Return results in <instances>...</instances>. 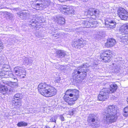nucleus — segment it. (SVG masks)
I'll return each mask as SVG.
<instances>
[{
    "instance_id": "nucleus-1",
    "label": "nucleus",
    "mask_w": 128,
    "mask_h": 128,
    "mask_svg": "<svg viewBox=\"0 0 128 128\" xmlns=\"http://www.w3.org/2000/svg\"><path fill=\"white\" fill-rule=\"evenodd\" d=\"M38 89L40 93L46 97H52L54 96L57 92V90L55 88L45 83L39 84Z\"/></svg>"
},
{
    "instance_id": "nucleus-2",
    "label": "nucleus",
    "mask_w": 128,
    "mask_h": 128,
    "mask_svg": "<svg viewBox=\"0 0 128 128\" xmlns=\"http://www.w3.org/2000/svg\"><path fill=\"white\" fill-rule=\"evenodd\" d=\"M110 89L103 88L98 95V100L101 101H104L108 97V94L115 92L117 88V86L116 84H112L110 86Z\"/></svg>"
},
{
    "instance_id": "nucleus-3",
    "label": "nucleus",
    "mask_w": 128,
    "mask_h": 128,
    "mask_svg": "<svg viewBox=\"0 0 128 128\" xmlns=\"http://www.w3.org/2000/svg\"><path fill=\"white\" fill-rule=\"evenodd\" d=\"M89 65L87 63L83 64L80 66L78 67L75 70L72 74L73 75L76 77L77 78H82V79L84 78L87 76V72L88 70L86 68Z\"/></svg>"
},
{
    "instance_id": "nucleus-4",
    "label": "nucleus",
    "mask_w": 128,
    "mask_h": 128,
    "mask_svg": "<svg viewBox=\"0 0 128 128\" xmlns=\"http://www.w3.org/2000/svg\"><path fill=\"white\" fill-rule=\"evenodd\" d=\"M8 72V86L11 87L12 88H10L9 91L10 92H13L14 90L13 88H14L18 86V80L15 76L12 73V72L9 71ZM9 87H8V88Z\"/></svg>"
},
{
    "instance_id": "nucleus-5",
    "label": "nucleus",
    "mask_w": 128,
    "mask_h": 128,
    "mask_svg": "<svg viewBox=\"0 0 128 128\" xmlns=\"http://www.w3.org/2000/svg\"><path fill=\"white\" fill-rule=\"evenodd\" d=\"M87 122L93 127L98 126V117L94 114H90L88 118Z\"/></svg>"
},
{
    "instance_id": "nucleus-6",
    "label": "nucleus",
    "mask_w": 128,
    "mask_h": 128,
    "mask_svg": "<svg viewBox=\"0 0 128 128\" xmlns=\"http://www.w3.org/2000/svg\"><path fill=\"white\" fill-rule=\"evenodd\" d=\"M112 52L109 50L102 51L100 53L101 60L103 62H107L110 61L111 54Z\"/></svg>"
},
{
    "instance_id": "nucleus-7",
    "label": "nucleus",
    "mask_w": 128,
    "mask_h": 128,
    "mask_svg": "<svg viewBox=\"0 0 128 128\" xmlns=\"http://www.w3.org/2000/svg\"><path fill=\"white\" fill-rule=\"evenodd\" d=\"M103 120L106 123H111L115 122L116 119V114L106 112Z\"/></svg>"
},
{
    "instance_id": "nucleus-8",
    "label": "nucleus",
    "mask_w": 128,
    "mask_h": 128,
    "mask_svg": "<svg viewBox=\"0 0 128 128\" xmlns=\"http://www.w3.org/2000/svg\"><path fill=\"white\" fill-rule=\"evenodd\" d=\"M79 93L78 91L76 90H68L66 92L65 96H70L74 100H76L78 98Z\"/></svg>"
},
{
    "instance_id": "nucleus-9",
    "label": "nucleus",
    "mask_w": 128,
    "mask_h": 128,
    "mask_svg": "<svg viewBox=\"0 0 128 128\" xmlns=\"http://www.w3.org/2000/svg\"><path fill=\"white\" fill-rule=\"evenodd\" d=\"M119 17L122 20H126L128 18L127 12L124 8H120L118 10Z\"/></svg>"
},
{
    "instance_id": "nucleus-10",
    "label": "nucleus",
    "mask_w": 128,
    "mask_h": 128,
    "mask_svg": "<svg viewBox=\"0 0 128 128\" xmlns=\"http://www.w3.org/2000/svg\"><path fill=\"white\" fill-rule=\"evenodd\" d=\"M36 18L35 19V20H32L30 21V22L31 24L30 25V26H32L33 28H38V24H39L38 22H42V18L41 17H38L37 16L36 17Z\"/></svg>"
},
{
    "instance_id": "nucleus-11",
    "label": "nucleus",
    "mask_w": 128,
    "mask_h": 128,
    "mask_svg": "<svg viewBox=\"0 0 128 128\" xmlns=\"http://www.w3.org/2000/svg\"><path fill=\"white\" fill-rule=\"evenodd\" d=\"M105 25L107 27L110 28H113L115 27L116 25V22L109 18H107L105 20Z\"/></svg>"
},
{
    "instance_id": "nucleus-12",
    "label": "nucleus",
    "mask_w": 128,
    "mask_h": 128,
    "mask_svg": "<svg viewBox=\"0 0 128 128\" xmlns=\"http://www.w3.org/2000/svg\"><path fill=\"white\" fill-rule=\"evenodd\" d=\"M62 9L63 11L67 14H74V10L69 6H64L62 7Z\"/></svg>"
},
{
    "instance_id": "nucleus-13",
    "label": "nucleus",
    "mask_w": 128,
    "mask_h": 128,
    "mask_svg": "<svg viewBox=\"0 0 128 128\" xmlns=\"http://www.w3.org/2000/svg\"><path fill=\"white\" fill-rule=\"evenodd\" d=\"M116 42L115 40L114 39H108L107 40V42L105 44V46L107 48L112 47L115 45Z\"/></svg>"
},
{
    "instance_id": "nucleus-14",
    "label": "nucleus",
    "mask_w": 128,
    "mask_h": 128,
    "mask_svg": "<svg viewBox=\"0 0 128 128\" xmlns=\"http://www.w3.org/2000/svg\"><path fill=\"white\" fill-rule=\"evenodd\" d=\"M116 108L114 106L112 105L109 106L107 108L106 112L108 113L114 114H116Z\"/></svg>"
},
{
    "instance_id": "nucleus-15",
    "label": "nucleus",
    "mask_w": 128,
    "mask_h": 128,
    "mask_svg": "<svg viewBox=\"0 0 128 128\" xmlns=\"http://www.w3.org/2000/svg\"><path fill=\"white\" fill-rule=\"evenodd\" d=\"M120 31L122 34H128V24L122 26L120 28Z\"/></svg>"
},
{
    "instance_id": "nucleus-16",
    "label": "nucleus",
    "mask_w": 128,
    "mask_h": 128,
    "mask_svg": "<svg viewBox=\"0 0 128 128\" xmlns=\"http://www.w3.org/2000/svg\"><path fill=\"white\" fill-rule=\"evenodd\" d=\"M90 22H92L91 20L88 21H81L80 25L83 28H90L91 27Z\"/></svg>"
},
{
    "instance_id": "nucleus-17",
    "label": "nucleus",
    "mask_w": 128,
    "mask_h": 128,
    "mask_svg": "<svg viewBox=\"0 0 128 128\" xmlns=\"http://www.w3.org/2000/svg\"><path fill=\"white\" fill-rule=\"evenodd\" d=\"M64 98L65 101L70 106L73 105L75 103L74 101L76 100H74V98H70L68 96H64Z\"/></svg>"
},
{
    "instance_id": "nucleus-18",
    "label": "nucleus",
    "mask_w": 128,
    "mask_h": 128,
    "mask_svg": "<svg viewBox=\"0 0 128 128\" xmlns=\"http://www.w3.org/2000/svg\"><path fill=\"white\" fill-rule=\"evenodd\" d=\"M88 13H89V14L90 16H94L93 18L94 19H95L98 16V10H96L94 9H92L89 10Z\"/></svg>"
},
{
    "instance_id": "nucleus-19",
    "label": "nucleus",
    "mask_w": 128,
    "mask_h": 128,
    "mask_svg": "<svg viewBox=\"0 0 128 128\" xmlns=\"http://www.w3.org/2000/svg\"><path fill=\"white\" fill-rule=\"evenodd\" d=\"M18 16L22 19H24L28 15V13L24 11H20L17 13Z\"/></svg>"
},
{
    "instance_id": "nucleus-20",
    "label": "nucleus",
    "mask_w": 128,
    "mask_h": 128,
    "mask_svg": "<svg viewBox=\"0 0 128 128\" xmlns=\"http://www.w3.org/2000/svg\"><path fill=\"white\" fill-rule=\"evenodd\" d=\"M24 63L25 64L30 65L31 64L33 61V60L30 58L24 57L23 58Z\"/></svg>"
},
{
    "instance_id": "nucleus-21",
    "label": "nucleus",
    "mask_w": 128,
    "mask_h": 128,
    "mask_svg": "<svg viewBox=\"0 0 128 128\" xmlns=\"http://www.w3.org/2000/svg\"><path fill=\"white\" fill-rule=\"evenodd\" d=\"M12 104L19 107L21 105V102L19 99H14L12 101Z\"/></svg>"
},
{
    "instance_id": "nucleus-22",
    "label": "nucleus",
    "mask_w": 128,
    "mask_h": 128,
    "mask_svg": "<svg viewBox=\"0 0 128 128\" xmlns=\"http://www.w3.org/2000/svg\"><path fill=\"white\" fill-rule=\"evenodd\" d=\"M24 68L22 67L17 66L15 67L14 69V70L16 75L19 74V73Z\"/></svg>"
},
{
    "instance_id": "nucleus-23",
    "label": "nucleus",
    "mask_w": 128,
    "mask_h": 128,
    "mask_svg": "<svg viewBox=\"0 0 128 128\" xmlns=\"http://www.w3.org/2000/svg\"><path fill=\"white\" fill-rule=\"evenodd\" d=\"M8 90V89L4 86L0 84V92L4 94Z\"/></svg>"
},
{
    "instance_id": "nucleus-24",
    "label": "nucleus",
    "mask_w": 128,
    "mask_h": 128,
    "mask_svg": "<svg viewBox=\"0 0 128 128\" xmlns=\"http://www.w3.org/2000/svg\"><path fill=\"white\" fill-rule=\"evenodd\" d=\"M57 55L60 58L63 57L66 55V53L63 50H58L56 51Z\"/></svg>"
},
{
    "instance_id": "nucleus-25",
    "label": "nucleus",
    "mask_w": 128,
    "mask_h": 128,
    "mask_svg": "<svg viewBox=\"0 0 128 128\" xmlns=\"http://www.w3.org/2000/svg\"><path fill=\"white\" fill-rule=\"evenodd\" d=\"M19 73V74L16 75L20 77V78H24L26 76V71L24 69L22 70V71H21Z\"/></svg>"
},
{
    "instance_id": "nucleus-26",
    "label": "nucleus",
    "mask_w": 128,
    "mask_h": 128,
    "mask_svg": "<svg viewBox=\"0 0 128 128\" xmlns=\"http://www.w3.org/2000/svg\"><path fill=\"white\" fill-rule=\"evenodd\" d=\"M8 71V68L4 67L3 68V70L0 72V76H4L6 74Z\"/></svg>"
},
{
    "instance_id": "nucleus-27",
    "label": "nucleus",
    "mask_w": 128,
    "mask_h": 128,
    "mask_svg": "<svg viewBox=\"0 0 128 128\" xmlns=\"http://www.w3.org/2000/svg\"><path fill=\"white\" fill-rule=\"evenodd\" d=\"M57 22L60 24H64L65 20L64 18L62 17H60L57 20Z\"/></svg>"
},
{
    "instance_id": "nucleus-28",
    "label": "nucleus",
    "mask_w": 128,
    "mask_h": 128,
    "mask_svg": "<svg viewBox=\"0 0 128 128\" xmlns=\"http://www.w3.org/2000/svg\"><path fill=\"white\" fill-rule=\"evenodd\" d=\"M14 99H15V98H16L19 99V100H20L23 98V96L20 94H17L14 95Z\"/></svg>"
},
{
    "instance_id": "nucleus-29",
    "label": "nucleus",
    "mask_w": 128,
    "mask_h": 128,
    "mask_svg": "<svg viewBox=\"0 0 128 128\" xmlns=\"http://www.w3.org/2000/svg\"><path fill=\"white\" fill-rule=\"evenodd\" d=\"M27 123L24 121L20 122L17 124V126L18 127L24 126H27Z\"/></svg>"
},
{
    "instance_id": "nucleus-30",
    "label": "nucleus",
    "mask_w": 128,
    "mask_h": 128,
    "mask_svg": "<svg viewBox=\"0 0 128 128\" xmlns=\"http://www.w3.org/2000/svg\"><path fill=\"white\" fill-rule=\"evenodd\" d=\"M40 1H41L42 2V3L41 4H43L44 5H45L47 4L48 2L49 1V0H38ZM41 5V4H36V6L38 7H39V6Z\"/></svg>"
},
{
    "instance_id": "nucleus-31",
    "label": "nucleus",
    "mask_w": 128,
    "mask_h": 128,
    "mask_svg": "<svg viewBox=\"0 0 128 128\" xmlns=\"http://www.w3.org/2000/svg\"><path fill=\"white\" fill-rule=\"evenodd\" d=\"M90 27L95 28L98 25V22L96 21H94L92 22H92H90Z\"/></svg>"
},
{
    "instance_id": "nucleus-32",
    "label": "nucleus",
    "mask_w": 128,
    "mask_h": 128,
    "mask_svg": "<svg viewBox=\"0 0 128 128\" xmlns=\"http://www.w3.org/2000/svg\"><path fill=\"white\" fill-rule=\"evenodd\" d=\"M78 42H79L78 45L80 46H83L86 44V42L84 40H81L80 39L78 40Z\"/></svg>"
},
{
    "instance_id": "nucleus-33",
    "label": "nucleus",
    "mask_w": 128,
    "mask_h": 128,
    "mask_svg": "<svg viewBox=\"0 0 128 128\" xmlns=\"http://www.w3.org/2000/svg\"><path fill=\"white\" fill-rule=\"evenodd\" d=\"M124 114H123V115L124 116H128V106H127L124 109Z\"/></svg>"
},
{
    "instance_id": "nucleus-34",
    "label": "nucleus",
    "mask_w": 128,
    "mask_h": 128,
    "mask_svg": "<svg viewBox=\"0 0 128 128\" xmlns=\"http://www.w3.org/2000/svg\"><path fill=\"white\" fill-rule=\"evenodd\" d=\"M78 40L74 42L72 44V46L76 48H79V46L78 45Z\"/></svg>"
},
{
    "instance_id": "nucleus-35",
    "label": "nucleus",
    "mask_w": 128,
    "mask_h": 128,
    "mask_svg": "<svg viewBox=\"0 0 128 128\" xmlns=\"http://www.w3.org/2000/svg\"><path fill=\"white\" fill-rule=\"evenodd\" d=\"M76 110L75 109H73L69 111L68 114L71 115H73L75 112Z\"/></svg>"
},
{
    "instance_id": "nucleus-36",
    "label": "nucleus",
    "mask_w": 128,
    "mask_h": 128,
    "mask_svg": "<svg viewBox=\"0 0 128 128\" xmlns=\"http://www.w3.org/2000/svg\"><path fill=\"white\" fill-rule=\"evenodd\" d=\"M127 37L126 36L125 37H122V38H121L122 39V41L123 42H124L126 41V39L127 38Z\"/></svg>"
},
{
    "instance_id": "nucleus-37",
    "label": "nucleus",
    "mask_w": 128,
    "mask_h": 128,
    "mask_svg": "<svg viewBox=\"0 0 128 128\" xmlns=\"http://www.w3.org/2000/svg\"><path fill=\"white\" fill-rule=\"evenodd\" d=\"M51 122H56V118L55 116H54L51 118L50 119Z\"/></svg>"
},
{
    "instance_id": "nucleus-38",
    "label": "nucleus",
    "mask_w": 128,
    "mask_h": 128,
    "mask_svg": "<svg viewBox=\"0 0 128 128\" xmlns=\"http://www.w3.org/2000/svg\"><path fill=\"white\" fill-rule=\"evenodd\" d=\"M13 17V16L12 14L8 13V18L12 20Z\"/></svg>"
},
{
    "instance_id": "nucleus-39",
    "label": "nucleus",
    "mask_w": 128,
    "mask_h": 128,
    "mask_svg": "<svg viewBox=\"0 0 128 128\" xmlns=\"http://www.w3.org/2000/svg\"><path fill=\"white\" fill-rule=\"evenodd\" d=\"M60 80V77L58 76L56 78V80H55V82H58Z\"/></svg>"
},
{
    "instance_id": "nucleus-40",
    "label": "nucleus",
    "mask_w": 128,
    "mask_h": 128,
    "mask_svg": "<svg viewBox=\"0 0 128 128\" xmlns=\"http://www.w3.org/2000/svg\"><path fill=\"white\" fill-rule=\"evenodd\" d=\"M3 48V47L2 46V44L0 41V52L2 51Z\"/></svg>"
},
{
    "instance_id": "nucleus-41",
    "label": "nucleus",
    "mask_w": 128,
    "mask_h": 128,
    "mask_svg": "<svg viewBox=\"0 0 128 128\" xmlns=\"http://www.w3.org/2000/svg\"><path fill=\"white\" fill-rule=\"evenodd\" d=\"M112 66L113 68L114 69V70L116 69L117 68V66L115 64H113Z\"/></svg>"
},
{
    "instance_id": "nucleus-42",
    "label": "nucleus",
    "mask_w": 128,
    "mask_h": 128,
    "mask_svg": "<svg viewBox=\"0 0 128 128\" xmlns=\"http://www.w3.org/2000/svg\"><path fill=\"white\" fill-rule=\"evenodd\" d=\"M60 119L62 121H64V118L62 115H61L60 116Z\"/></svg>"
},
{
    "instance_id": "nucleus-43",
    "label": "nucleus",
    "mask_w": 128,
    "mask_h": 128,
    "mask_svg": "<svg viewBox=\"0 0 128 128\" xmlns=\"http://www.w3.org/2000/svg\"><path fill=\"white\" fill-rule=\"evenodd\" d=\"M59 35V34L58 33H55L53 34V36L54 37H56Z\"/></svg>"
},
{
    "instance_id": "nucleus-44",
    "label": "nucleus",
    "mask_w": 128,
    "mask_h": 128,
    "mask_svg": "<svg viewBox=\"0 0 128 128\" xmlns=\"http://www.w3.org/2000/svg\"><path fill=\"white\" fill-rule=\"evenodd\" d=\"M82 1L84 2H86L88 1V0H81Z\"/></svg>"
},
{
    "instance_id": "nucleus-45",
    "label": "nucleus",
    "mask_w": 128,
    "mask_h": 128,
    "mask_svg": "<svg viewBox=\"0 0 128 128\" xmlns=\"http://www.w3.org/2000/svg\"><path fill=\"white\" fill-rule=\"evenodd\" d=\"M30 128H38V127H37V128H36V127H34L33 126H31L30 127Z\"/></svg>"
},
{
    "instance_id": "nucleus-46",
    "label": "nucleus",
    "mask_w": 128,
    "mask_h": 128,
    "mask_svg": "<svg viewBox=\"0 0 128 128\" xmlns=\"http://www.w3.org/2000/svg\"><path fill=\"white\" fill-rule=\"evenodd\" d=\"M44 128H50L48 126H46Z\"/></svg>"
},
{
    "instance_id": "nucleus-47",
    "label": "nucleus",
    "mask_w": 128,
    "mask_h": 128,
    "mask_svg": "<svg viewBox=\"0 0 128 128\" xmlns=\"http://www.w3.org/2000/svg\"><path fill=\"white\" fill-rule=\"evenodd\" d=\"M127 102L128 104V98L127 99Z\"/></svg>"
},
{
    "instance_id": "nucleus-48",
    "label": "nucleus",
    "mask_w": 128,
    "mask_h": 128,
    "mask_svg": "<svg viewBox=\"0 0 128 128\" xmlns=\"http://www.w3.org/2000/svg\"><path fill=\"white\" fill-rule=\"evenodd\" d=\"M36 9L37 10H39V9L38 8H36Z\"/></svg>"
}]
</instances>
